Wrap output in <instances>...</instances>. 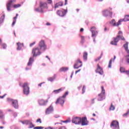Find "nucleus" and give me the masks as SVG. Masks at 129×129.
<instances>
[{"instance_id":"obj_1","label":"nucleus","mask_w":129,"mask_h":129,"mask_svg":"<svg viewBox=\"0 0 129 129\" xmlns=\"http://www.w3.org/2000/svg\"><path fill=\"white\" fill-rule=\"evenodd\" d=\"M47 50V45L44 40H41L38 43V47L33 48L32 49V57L30 58H33L34 57H37L40 56L42 54V52H45Z\"/></svg>"},{"instance_id":"obj_2","label":"nucleus","mask_w":129,"mask_h":129,"mask_svg":"<svg viewBox=\"0 0 129 129\" xmlns=\"http://www.w3.org/2000/svg\"><path fill=\"white\" fill-rule=\"evenodd\" d=\"M102 14L105 18H112L113 12H112V8L109 7L108 9H105L102 11Z\"/></svg>"},{"instance_id":"obj_3","label":"nucleus","mask_w":129,"mask_h":129,"mask_svg":"<svg viewBox=\"0 0 129 129\" xmlns=\"http://www.w3.org/2000/svg\"><path fill=\"white\" fill-rule=\"evenodd\" d=\"M48 9V6L46 3L40 2V6L38 8H35V12H37L38 13H41V14H43L44 12H45V10Z\"/></svg>"},{"instance_id":"obj_4","label":"nucleus","mask_w":129,"mask_h":129,"mask_svg":"<svg viewBox=\"0 0 129 129\" xmlns=\"http://www.w3.org/2000/svg\"><path fill=\"white\" fill-rule=\"evenodd\" d=\"M122 34V32L121 31H119L118 32V35L114 39L113 41H112L111 42V45H114V46H116L117 45V42L119 41V39H121V40H122V41H124L125 39H124V37L123 36H121Z\"/></svg>"},{"instance_id":"obj_5","label":"nucleus","mask_w":129,"mask_h":129,"mask_svg":"<svg viewBox=\"0 0 129 129\" xmlns=\"http://www.w3.org/2000/svg\"><path fill=\"white\" fill-rule=\"evenodd\" d=\"M102 91L101 93L98 95V101H101L103 99H105V90L103 87H101Z\"/></svg>"},{"instance_id":"obj_6","label":"nucleus","mask_w":129,"mask_h":129,"mask_svg":"<svg viewBox=\"0 0 129 129\" xmlns=\"http://www.w3.org/2000/svg\"><path fill=\"white\" fill-rule=\"evenodd\" d=\"M22 87L23 88L24 94L25 95H29V94L30 93V87H29L27 83H24L22 86Z\"/></svg>"},{"instance_id":"obj_7","label":"nucleus","mask_w":129,"mask_h":129,"mask_svg":"<svg viewBox=\"0 0 129 129\" xmlns=\"http://www.w3.org/2000/svg\"><path fill=\"white\" fill-rule=\"evenodd\" d=\"M110 127L113 129H119V124L118 121L114 120L110 124Z\"/></svg>"},{"instance_id":"obj_8","label":"nucleus","mask_w":129,"mask_h":129,"mask_svg":"<svg viewBox=\"0 0 129 129\" xmlns=\"http://www.w3.org/2000/svg\"><path fill=\"white\" fill-rule=\"evenodd\" d=\"M9 101H10V102H11L12 106H13L14 108H15L16 109H18V108H19V104L18 103V100L12 99H9Z\"/></svg>"},{"instance_id":"obj_9","label":"nucleus","mask_w":129,"mask_h":129,"mask_svg":"<svg viewBox=\"0 0 129 129\" xmlns=\"http://www.w3.org/2000/svg\"><path fill=\"white\" fill-rule=\"evenodd\" d=\"M34 62V58L33 57H30L29 61L27 63V67L26 68V70H30L31 68H32V64Z\"/></svg>"},{"instance_id":"obj_10","label":"nucleus","mask_w":129,"mask_h":129,"mask_svg":"<svg viewBox=\"0 0 129 129\" xmlns=\"http://www.w3.org/2000/svg\"><path fill=\"white\" fill-rule=\"evenodd\" d=\"M90 31L92 33V37H96L97 36V34H98V31H96V27L95 26H93L91 27Z\"/></svg>"},{"instance_id":"obj_11","label":"nucleus","mask_w":129,"mask_h":129,"mask_svg":"<svg viewBox=\"0 0 129 129\" xmlns=\"http://www.w3.org/2000/svg\"><path fill=\"white\" fill-rule=\"evenodd\" d=\"M81 118L79 117H74L72 119L73 123L75 124H80L81 123Z\"/></svg>"},{"instance_id":"obj_12","label":"nucleus","mask_w":129,"mask_h":129,"mask_svg":"<svg viewBox=\"0 0 129 129\" xmlns=\"http://www.w3.org/2000/svg\"><path fill=\"white\" fill-rule=\"evenodd\" d=\"M68 11L67 10H64L63 11L61 10H58L56 12L57 15L59 16V17H64V16H66V14H67V12Z\"/></svg>"},{"instance_id":"obj_13","label":"nucleus","mask_w":129,"mask_h":129,"mask_svg":"<svg viewBox=\"0 0 129 129\" xmlns=\"http://www.w3.org/2000/svg\"><path fill=\"white\" fill-rule=\"evenodd\" d=\"M58 103H59L61 106H63V105L65 103V99L62 97H59L55 102L56 104H58Z\"/></svg>"},{"instance_id":"obj_14","label":"nucleus","mask_w":129,"mask_h":129,"mask_svg":"<svg viewBox=\"0 0 129 129\" xmlns=\"http://www.w3.org/2000/svg\"><path fill=\"white\" fill-rule=\"evenodd\" d=\"M53 111H54V108L52 105H50V106L46 109L45 114H50V113H52Z\"/></svg>"},{"instance_id":"obj_15","label":"nucleus","mask_w":129,"mask_h":129,"mask_svg":"<svg viewBox=\"0 0 129 129\" xmlns=\"http://www.w3.org/2000/svg\"><path fill=\"white\" fill-rule=\"evenodd\" d=\"M26 125H29L28 128H33V127H35V125L33 124V121H32V119L27 120Z\"/></svg>"},{"instance_id":"obj_16","label":"nucleus","mask_w":129,"mask_h":129,"mask_svg":"<svg viewBox=\"0 0 129 129\" xmlns=\"http://www.w3.org/2000/svg\"><path fill=\"white\" fill-rule=\"evenodd\" d=\"M95 71L96 73H99L100 75H103V71L102 70V68L100 67L99 64H97V68Z\"/></svg>"},{"instance_id":"obj_17","label":"nucleus","mask_w":129,"mask_h":129,"mask_svg":"<svg viewBox=\"0 0 129 129\" xmlns=\"http://www.w3.org/2000/svg\"><path fill=\"white\" fill-rule=\"evenodd\" d=\"M48 103V100H44L43 99H40L38 100V104L39 105L44 106Z\"/></svg>"},{"instance_id":"obj_18","label":"nucleus","mask_w":129,"mask_h":129,"mask_svg":"<svg viewBox=\"0 0 129 129\" xmlns=\"http://www.w3.org/2000/svg\"><path fill=\"white\" fill-rule=\"evenodd\" d=\"M88 121H87V118L86 117H83L82 118V125H88Z\"/></svg>"},{"instance_id":"obj_19","label":"nucleus","mask_w":129,"mask_h":129,"mask_svg":"<svg viewBox=\"0 0 129 129\" xmlns=\"http://www.w3.org/2000/svg\"><path fill=\"white\" fill-rule=\"evenodd\" d=\"M109 24L113 27H118V24H117V23L115 22L114 19H112L111 21H110Z\"/></svg>"},{"instance_id":"obj_20","label":"nucleus","mask_w":129,"mask_h":129,"mask_svg":"<svg viewBox=\"0 0 129 129\" xmlns=\"http://www.w3.org/2000/svg\"><path fill=\"white\" fill-rule=\"evenodd\" d=\"M17 50L18 51H20V50L22 49V48H23V47H24V44L21 43V42L17 43Z\"/></svg>"},{"instance_id":"obj_21","label":"nucleus","mask_w":129,"mask_h":129,"mask_svg":"<svg viewBox=\"0 0 129 129\" xmlns=\"http://www.w3.org/2000/svg\"><path fill=\"white\" fill-rule=\"evenodd\" d=\"M123 48L125 49V51L127 52V54H129V50H128V42H126L123 45Z\"/></svg>"},{"instance_id":"obj_22","label":"nucleus","mask_w":129,"mask_h":129,"mask_svg":"<svg viewBox=\"0 0 129 129\" xmlns=\"http://www.w3.org/2000/svg\"><path fill=\"white\" fill-rule=\"evenodd\" d=\"M116 58V56H115V55H114L113 59L111 58V59H110V60L109 61V65L108 67V68H111V65H112V61H113V62H114V60H115Z\"/></svg>"},{"instance_id":"obj_23","label":"nucleus","mask_w":129,"mask_h":129,"mask_svg":"<svg viewBox=\"0 0 129 129\" xmlns=\"http://www.w3.org/2000/svg\"><path fill=\"white\" fill-rule=\"evenodd\" d=\"M69 70V68L68 67H61L59 69V72H67Z\"/></svg>"},{"instance_id":"obj_24","label":"nucleus","mask_w":129,"mask_h":129,"mask_svg":"<svg viewBox=\"0 0 129 129\" xmlns=\"http://www.w3.org/2000/svg\"><path fill=\"white\" fill-rule=\"evenodd\" d=\"M61 91H63V90L62 89V88L53 90L52 91V93H53V94H58V93H60Z\"/></svg>"},{"instance_id":"obj_25","label":"nucleus","mask_w":129,"mask_h":129,"mask_svg":"<svg viewBox=\"0 0 129 129\" xmlns=\"http://www.w3.org/2000/svg\"><path fill=\"white\" fill-rule=\"evenodd\" d=\"M62 6H63V3L61 2H59L54 5V9L56 10V9H58L59 7H62Z\"/></svg>"},{"instance_id":"obj_26","label":"nucleus","mask_w":129,"mask_h":129,"mask_svg":"<svg viewBox=\"0 0 129 129\" xmlns=\"http://www.w3.org/2000/svg\"><path fill=\"white\" fill-rule=\"evenodd\" d=\"M88 56V53L87 52H84L83 53V58L84 61H87V56Z\"/></svg>"},{"instance_id":"obj_27","label":"nucleus","mask_w":129,"mask_h":129,"mask_svg":"<svg viewBox=\"0 0 129 129\" xmlns=\"http://www.w3.org/2000/svg\"><path fill=\"white\" fill-rule=\"evenodd\" d=\"M79 63L82 64V61L80 60V59L78 58L74 64V66H80Z\"/></svg>"},{"instance_id":"obj_28","label":"nucleus","mask_w":129,"mask_h":129,"mask_svg":"<svg viewBox=\"0 0 129 129\" xmlns=\"http://www.w3.org/2000/svg\"><path fill=\"white\" fill-rule=\"evenodd\" d=\"M56 78V75H54L52 77H50L47 79L48 81H50V82H53L54 80H55Z\"/></svg>"},{"instance_id":"obj_29","label":"nucleus","mask_w":129,"mask_h":129,"mask_svg":"<svg viewBox=\"0 0 129 129\" xmlns=\"http://www.w3.org/2000/svg\"><path fill=\"white\" fill-rule=\"evenodd\" d=\"M0 118L1 119L5 118V113H4V111H3V110H0Z\"/></svg>"},{"instance_id":"obj_30","label":"nucleus","mask_w":129,"mask_h":129,"mask_svg":"<svg viewBox=\"0 0 129 129\" xmlns=\"http://www.w3.org/2000/svg\"><path fill=\"white\" fill-rule=\"evenodd\" d=\"M5 17H6V15L5 14H3V15L1 16L0 18V25L1 24H3V23H4V21H5Z\"/></svg>"},{"instance_id":"obj_31","label":"nucleus","mask_w":129,"mask_h":129,"mask_svg":"<svg viewBox=\"0 0 129 129\" xmlns=\"http://www.w3.org/2000/svg\"><path fill=\"white\" fill-rule=\"evenodd\" d=\"M0 45H2L3 49H7V44L5 43L2 44V40L0 39Z\"/></svg>"},{"instance_id":"obj_32","label":"nucleus","mask_w":129,"mask_h":129,"mask_svg":"<svg viewBox=\"0 0 129 129\" xmlns=\"http://www.w3.org/2000/svg\"><path fill=\"white\" fill-rule=\"evenodd\" d=\"M124 22H127L129 21V15H126L124 17V18L123 19Z\"/></svg>"},{"instance_id":"obj_33","label":"nucleus","mask_w":129,"mask_h":129,"mask_svg":"<svg viewBox=\"0 0 129 129\" xmlns=\"http://www.w3.org/2000/svg\"><path fill=\"white\" fill-rule=\"evenodd\" d=\"M120 72L121 73H125V69L122 67H120Z\"/></svg>"},{"instance_id":"obj_34","label":"nucleus","mask_w":129,"mask_h":129,"mask_svg":"<svg viewBox=\"0 0 129 129\" xmlns=\"http://www.w3.org/2000/svg\"><path fill=\"white\" fill-rule=\"evenodd\" d=\"M114 109H115V107L114 106H113V105L112 104V103L111 104V105L110 106L109 108V110H114Z\"/></svg>"},{"instance_id":"obj_35","label":"nucleus","mask_w":129,"mask_h":129,"mask_svg":"<svg viewBox=\"0 0 129 129\" xmlns=\"http://www.w3.org/2000/svg\"><path fill=\"white\" fill-rule=\"evenodd\" d=\"M61 122H63L64 123H68V122H71V120H70V118H69L68 119H67L66 120H64V121L61 120Z\"/></svg>"},{"instance_id":"obj_36","label":"nucleus","mask_w":129,"mask_h":129,"mask_svg":"<svg viewBox=\"0 0 129 129\" xmlns=\"http://www.w3.org/2000/svg\"><path fill=\"white\" fill-rule=\"evenodd\" d=\"M68 94H69V92L67 91L64 93V94L63 95V96H61V97L64 99L66 97V96H67V95H68Z\"/></svg>"},{"instance_id":"obj_37","label":"nucleus","mask_w":129,"mask_h":129,"mask_svg":"<svg viewBox=\"0 0 129 129\" xmlns=\"http://www.w3.org/2000/svg\"><path fill=\"white\" fill-rule=\"evenodd\" d=\"M128 114H129V110H127V112H126L124 114H123L122 115V116L123 117H126V116H127V115H128Z\"/></svg>"},{"instance_id":"obj_38","label":"nucleus","mask_w":129,"mask_h":129,"mask_svg":"<svg viewBox=\"0 0 129 129\" xmlns=\"http://www.w3.org/2000/svg\"><path fill=\"white\" fill-rule=\"evenodd\" d=\"M124 20H123V19H120L118 21V23H117V24H118V26L119 25H120L121 23V22H124Z\"/></svg>"},{"instance_id":"obj_39","label":"nucleus","mask_w":129,"mask_h":129,"mask_svg":"<svg viewBox=\"0 0 129 129\" xmlns=\"http://www.w3.org/2000/svg\"><path fill=\"white\" fill-rule=\"evenodd\" d=\"M80 67H82V64H81L80 66H74V69H79V68H80Z\"/></svg>"},{"instance_id":"obj_40","label":"nucleus","mask_w":129,"mask_h":129,"mask_svg":"<svg viewBox=\"0 0 129 129\" xmlns=\"http://www.w3.org/2000/svg\"><path fill=\"white\" fill-rule=\"evenodd\" d=\"M86 89V87L85 86H83V89H82V94H84V93H85V90Z\"/></svg>"},{"instance_id":"obj_41","label":"nucleus","mask_w":129,"mask_h":129,"mask_svg":"<svg viewBox=\"0 0 129 129\" xmlns=\"http://www.w3.org/2000/svg\"><path fill=\"white\" fill-rule=\"evenodd\" d=\"M81 43H84V41H85V40L84 39L85 38V37L84 36H81Z\"/></svg>"},{"instance_id":"obj_42","label":"nucleus","mask_w":129,"mask_h":129,"mask_svg":"<svg viewBox=\"0 0 129 129\" xmlns=\"http://www.w3.org/2000/svg\"><path fill=\"white\" fill-rule=\"evenodd\" d=\"M44 127L42 126H36L34 127V129H43Z\"/></svg>"},{"instance_id":"obj_43","label":"nucleus","mask_w":129,"mask_h":129,"mask_svg":"<svg viewBox=\"0 0 129 129\" xmlns=\"http://www.w3.org/2000/svg\"><path fill=\"white\" fill-rule=\"evenodd\" d=\"M100 59H101V56H100L99 57H97V58H96V59H95V61L96 62H97V61H99V60H100Z\"/></svg>"},{"instance_id":"obj_44","label":"nucleus","mask_w":129,"mask_h":129,"mask_svg":"<svg viewBox=\"0 0 129 129\" xmlns=\"http://www.w3.org/2000/svg\"><path fill=\"white\" fill-rule=\"evenodd\" d=\"M36 122H39V123H42V120H41V118H38L36 120Z\"/></svg>"},{"instance_id":"obj_45","label":"nucleus","mask_w":129,"mask_h":129,"mask_svg":"<svg viewBox=\"0 0 129 129\" xmlns=\"http://www.w3.org/2000/svg\"><path fill=\"white\" fill-rule=\"evenodd\" d=\"M126 57H127L126 58V62L129 64V54L126 55Z\"/></svg>"},{"instance_id":"obj_46","label":"nucleus","mask_w":129,"mask_h":129,"mask_svg":"<svg viewBox=\"0 0 129 129\" xmlns=\"http://www.w3.org/2000/svg\"><path fill=\"white\" fill-rule=\"evenodd\" d=\"M21 122L23 123V124H26L27 125V120H25L24 121H21Z\"/></svg>"},{"instance_id":"obj_47","label":"nucleus","mask_w":129,"mask_h":129,"mask_svg":"<svg viewBox=\"0 0 129 129\" xmlns=\"http://www.w3.org/2000/svg\"><path fill=\"white\" fill-rule=\"evenodd\" d=\"M35 44H36V41H34V42H33L30 44V47H33V46H34V45Z\"/></svg>"},{"instance_id":"obj_48","label":"nucleus","mask_w":129,"mask_h":129,"mask_svg":"<svg viewBox=\"0 0 129 129\" xmlns=\"http://www.w3.org/2000/svg\"><path fill=\"white\" fill-rule=\"evenodd\" d=\"M53 117H55V118H58V117H60V115L57 114H55L54 115Z\"/></svg>"},{"instance_id":"obj_49","label":"nucleus","mask_w":129,"mask_h":129,"mask_svg":"<svg viewBox=\"0 0 129 129\" xmlns=\"http://www.w3.org/2000/svg\"><path fill=\"white\" fill-rule=\"evenodd\" d=\"M16 22H17V20H13V22L12 23V26H15Z\"/></svg>"},{"instance_id":"obj_50","label":"nucleus","mask_w":129,"mask_h":129,"mask_svg":"<svg viewBox=\"0 0 129 129\" xmlns=\"http://www.w3.org/2000/svg\"><path fill=\"white\" fill-rule=\"evenodd\" d=\"M94 100H95V98L92 99V101H91L92 104H93L94 103Z\"/></svg>"},{"instance_id":"obj_51","label":"nucleus","mask_w":129,"mask_h":129,"mask_svg":"<svg viewBox=\"0 0 129 129\" xmlns=\"http://www.w3.org/2000/svg\"><path fill=\"white\" fill-rule=\"evenodd\" d=\"M80 71H81V69L78 70V71H76L75 72V74H77V73H78V72H80Z\"/></svg>"},{"instance_id":"obj_52","label":"nucleus","mask_w":129,"mask_h":129,"mask_svg":"<svg viewBox=\"0 0 129 129\" xmlns=\"http://www.w3.org/2000/svg\"><path fill=\"white\" fill-rule=\"evenodd\" d=\"M6 95H7V94H5L3 96H0V98H2V99L4 98L5 97V96H6Z\"/></svg>"},{"instance_id":"obj_53","label":"nucleus","mask_w":129,"mask_h":129,"mask_svg":"<svg viewBox=\"0 0 129 129\" xmlns=\"http://www.w3.org/2000/svg\"><path fill=\"white\" fill-rule=\"evenodd\" d=\"M106 31H109V29L107 28L106 27H105V28H104V31H105V32H106Z\"/></svg>"},{"instance_id":"obj_54","label":"nucleus","mask_w":129,"mask_h":129,"mask_svg":"<svg viewBox=\"0 0 129 129\" xmlns=\"http://www.w3.org/2000/svg\"><path fill=\"white\" fill-rule=\"evenodd\" d=\"M45 129H53V128H52V127L51 126H49V127H46Z\"/></svg>"},{"instance_id":"obj_55","label":"nucleus","mask_w":129,"mask_h":129,"mask_svg":"<svg viewBox=\"0 0 129 129\" xmlns=\"http://www.w3.org/2000/svg\"><path fill=\"white\" fill-rule=\"evenodd\" d=\"M59 129H66V128L65 127V126H62L59 127Z\"/></svg>"},{"instance_id":"obj_56","label":"nucleus","mask_w":129,"mask_h":129,"mask_svg":"<svg viewBox=\"0 0 129 129\" xmlns=\"http://www.w3.org/2000/svg\"><path fill=\"white\" fill-rule=\"evenodd\" d=\"M67 4H68V1L65 0L64 5L66 6V5H67Z\"/></svg>"},{"instance_id":"obj_57","label":"nucleus","mask_w":129,"mask_h":129,"mask_svg":"<svg viewBox=\"0 0 129 129\" xmlns=\"http://www.w3.org/2000/svg\"><path fill=\"white\" fill-rule=\"evenodd\" d=\"M43 83H41L40 84H39L38 86H40V87H41L42 86V84H43Z\"/></svg>"},{"instance_id":"obj_58","label":"nucleus","mask_w":129,"mask_h":129,"mask_svg":"<svg viewBox=\"0 0 129 129\" xmlns=\"http://www.w3.org/2000/svg\"><path fill=\"white\" fill-rule=\"evenodd\" d=\"M46 26H51V24H50V23L48 22L46 23Z\"/></svg>"},{"instance_id":"obj_59","label":"nucleus","mask_w":129,"mask_h":129,"mask_svg":"<svg viewBox=\"0 0 129 129\" xmlns=\"http://www.w3.org/2000/svg\"><path fill=\"white\" fill-rule=\"evenodd\" d=\"M49 2V4H52V0H47Z\"/></svg>"},{"instance_id":"obj_60","label":"nucleus","mask_w":129,"mask_h":129,"mask_svg":"<svg viewBox=\"0 0 129 129\" xmlns=\"http://www.w3.org/2000/svg\"><path fill=\"white\" fill-rule=\"evenodd\" d=\"M84 31V29L83 28H81L80 32H83Z\"/></svg>"},{"instance_id":"obj_61","label":"nucleus","mask_w":129,"mask_h":129,"mask_svg":"<svg viewBox=\"0 0 129 129\" xmlns=\"http://www.w3.org/2000/svg\"><path fill=\"white\" fill-rule=\"evenodd\" d=\"M14 21H17V17L14 18Z\"/></svg>"},{"instance_id":"obj_62","label":"nucleus","mask_w":129,"mask_h":129,"mask_svg":"<svg viewBox=\"0 0 129 129\" xmlns=\"http://www.w3.org/2000/svg\"><path fill=\"white\" fill-rule=\"evenodd\" d=\"M93 42H94L95 43H96V41L95 40V38H94Z\"/></svg>"},{"instance_id":"obj_63","label":"nucleus","mask_w":129,"mask_h":129,"mask_svg":"<svg viewBox=\"0 0 129 129\" xmlns=\"http://www.w3.org/2000/svg\"><path fill=\"white\" fill-rule=\"evenodd\" d=\"M46 58H47V59H48L50 61V58H49V56H48V55L46 56Z\"/></svg>"},{"instance_id":"obj_64","label":"nucleus","mask_w":129,"mask_h":129,"mask_svg":"<svg viewBox=\"0 0 129 129\" xmlns=\"http://www.w3.org/2000/svg\"><path fill=\"white\" fill-rule=\"evenodd\" d=\"M2 124H6V122L5 121H3L2 122Z\"/></svg>"}]
</instances>
